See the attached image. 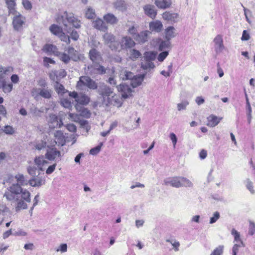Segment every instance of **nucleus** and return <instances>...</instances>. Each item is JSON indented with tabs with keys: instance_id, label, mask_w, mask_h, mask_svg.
I'll list each match as a JSON object with an SVG mask.
<instances>
[{
	"instance_id": "nucleus-61",
	"label": "nucleus",
	"mask_w": 255,
	"mask_h": 255,
	"mask_svg": "<svg viewBox=\"0 0 255 255\" xmlns=\"http://www.w3.org/2000/svg\"><path fill=\"white\" fill-rule=\"evenodd\" d=\"M55 88H56V91H57V92L58 94L64 93V90H65L64 87L61 84L57 83Z\"/></svg>"
},
{
	"instance_id": "nucleus-35",
	"label": "nucleus",
	"mask_w": 255,
	"mask_h": 255,
	"mask_svg": "<svg viewBox=\"0 0 255 255\" xmlns=\"http://www.w3.org/2000/svg\"><path fill=\"white\" fill-rule=\"evenodd\" d=\"M109 47L112 51H120L122 50L121 41H118L115 39L111 44H109Z\"/></svg>"
},
{
	"instance_id": "nucleus-16",
	"label": "nucleus",
	"mask_w": 255,
	"mask_h": 255,
	"mask_svg": "<svg viewBox=\"0 0 255 255\" xmlns=\"http://www.w3.org/2000/svg\"><path fill=\"white\" fill-rule=\"evenodd\" d=\"M214 48L217 53L221 52L223 49V37L221 34L216 36L214 39Z\"/></svg>"
},
{
	"instance_id": "nucleus-36",
	"label": "nucleus",
	"mask_w": 255,
	"mask_h": 255,
	"mask_svg": "<svg viewBox=\"0 0 255 255\" xmlns=\"http://www.w3.org/2000/svg\"><path fill=\"white\" fill-rule=\"evenodd\" d=\"M50 31L53 34L58 36L63 32L62 28L57 25L52 24L49 28Z\"/></svg>"
},
{
	"instance_id": "nucleus-9",
	"label": "nucleus",
	"mask_w": 255,
	"mask_h": 255,
	"mask_svg": "<svg viewBox=\"0 0 255 255\" xmlns=\"http://www.w3.org/2000/svg\"><path fill=\"white\" fill-rule=\"evenodd\" d=\"M151 32L148 30L142 31L137 33L133 38L134 40L138 43L143 44L148 41L149 34Z\"/></svg>"
},
{
	"instance_id": "nucleus-43",
	"label": "nucleus",
	"mask_w": 255,
	"mask_h": 255,
	"mask_svg": "<svg viewBox=\"0 0 255 255\" xmlns=\"http://www.w3.org/2000/svg\"><path fill=\"white\" fill-rule=\"evenodd\" d=\"M96 16L95 10L91 7H88L85 12V16L88 19H92Z\"/></svg>"
},
{
	"instance_id": "nucleus-39",
	"label": "nucleus",
	"mask_w": 255,
	"mask_h": 255,
	"mask_svg": "<svg viewBox=\"0 0 255 255\" xmlns=\"http://www.w3.org/2000/svg\"><path fill=\"white\" fill-rule=\"evenodd\" d=\"M27 170L28 174L33 177L36 176L37 174L38 175L39 174V171L40 170H39L38 167H36L34 165L28 166L27 168Z\"/></svg>"
},
{
	"instance_id": "nucleus-52",
	"label": "nucleus",
	"mask_w": 255,
	"mask_h": 255,
	"mask_svg": "<svg viewBox=\"0 0 255 255\" xmlns=\"http://www.w3.org/2000/svg\"><path fill=\"white\" fill-rule=\"evenodd\" d=\"M169 53L168 51H162V52L159 53L157 57V60L159 62H162L168 56Z\"/></svg>"
},
{
	"instance_id": "nucleus-11",
	"label": "nucleus",
	"mask_w": 255,
	"mask_h": 255,
	"mask_svg": "<svg viewBox=\"0 0 255 255\" xmlns=\"http://www.w3.org/2000/svg\"><path fill=\"white\" fill-rule=\"evenodd\" d=\"M122 50L128 48H131L135 45L134 41L132 38L128 36L122 37L121 40Z\"/></svg>"
},
{
	"instance_id": "nucleus-64",
	"label": "nucleus",
	"mask_w": 255,
	"mask_h": 255,
	"mask_svg": "<svg viewBox=\"0 0 255 255\" xmlns=\"http://www.w3.org/2000/svg\"><path fill=\"white\" fill-rule=\"evenodd\" d=\"M56 166V163L53 164V165L49 166L46 171V173L47 174H51L54 171Z\"/></svg>"
},
{
	"instance_id": "nucleus-50",
	"label": "nucleus",
	"mask_w": 255,
	"mask_h": 255,
	"mask_svg": "<svg viewBox=\"0 0 255 255\" xmlns=\"http://www.w3.org/2000/svg\"><path fill=\"white\" fill-rule=\"evenodd\" d=\"M188 105H189V102L187 101H186V100L183 101L181 103L177 104L178 111H180L181 110H185L186 109L187 106Z\"/></svg>"
},
{
	"instance_id": "nucleus-57",
	"label": "nucleus",
	"mask_w": 255,
	"mask_h": 255,
	"mask_svg": "<svg viewBox=\"0 0 255 255\" xmlns=\"http://www.w3.org/2000/svg\"><path fill=\"white\" fill-rule=\"evenodd\" d=\"M37 84L40 87L39 88L47 87V83L44 79L40 78L37 81Z\"/></svg>"
},
{
	"instance_id": "nucleus-59",
	"label": "nucleus",
	"mask_w": 255,
	"mask_h": 255,
	"mask_svg": "<svg viewBox=\"0 0 255 255\" xmlns=\"http://www.w3.org/2000/svg\"><path fill=\"white\" fill-rule=\"evenodd\" d=\"M223 253V247L219 246L215 249L210 255H221Z\"/></svg>"
},
{
	"instance_id": "nucleus-29",
	"label": "nucleus",
	"mask_w": 255,
	"mask_h": 255,
	"mask_svg": "<svg viewBox=\"0 0 255 255\" xmlns=\"http://www.w3.org/2000/svg\"><path fill=\"white\" fill-rule=\"evenodd\" d=\"M16 0H5V3L8 9L9 14H12L16 12Z\"/></svg>"
},
{
	"instance_id": "nucleus-18",
	"label": "nucleus",
	"mask_w": 255,
	"mask_h": 255,
	"mask_svg": "<svg viewBox=\"0 0 255 255\" xmlns=\"http://www.w3.org/2000/svg\"><path fill=\"white\" fill-rule=\"evenodd\" d=\"M90 102L89 98L85 95V94L80 93L79 94L77 100L76 101L77 104L75 106V107L77 110H78L79 108L80 107L79 105H85L88 104Z\"/></svg>"
},
{
	"instance_id": "nucleus-6",
	"label": "nucleus",
	"mask_w": 255,
	"mask_h": 255,
	"mask_svg": "<svg viewBox=\"0 0 255 255\" xmlns=\"http://www.w3.org/2000/svg\"><path fill=\"white\" fill-rule=\"evenodd\" d=\"M13 15L12 18V25L15 30H19L25 24V17L16 11L12 14Z\"/></svg>"
},
{
	"instance_id": "nucleus-12",
	"label": "nucleus",
	"mask_w": 255,
	"mask_h": 255,
	"mask_svg": "<svg viewBox=\"0 0 255 255\" xmlns=\"http://www.w3.org/2000/svg\"><path fill=\"white\" fill-rule=\"evenodd\" d=\"M49 123L51 128H60L63 125L62 121L55 114L49 115Z\"/></svg>"
},
{
	"instance_id": "nucleus-48",
	"label": "nucleus",
	"mask_w": 255,
	"mask_h": 255,
	"mask_svg": "<svg viewBox=\"0 0 255 255\" xmlns=\"http://www.w3.org/2000/svg\"><path fill=\"white\" fill-rule=\"evenodd\" d=\"M103 143L100 142L98 145L92 148L90 150V154L92 155H96L101 150V147L103 146Z\"/></svg>"
},
{
	"instance_id": "nucleus-34",
	"label": "nucleus",
	"mask_w": 255,
	"mask_h": 255,
	"mask_svg": "<svg viewBox=\"0 0 255 255\" xmlns=\"http://www.w3.org/2000/svg\"><path fill=\"white\" fill-rule=\"evenodd\" d=\"M141 53L139 51L135 49H131L129 50V58L132 61H135L139 58L141 57Z\"/></svg>"
},
{
	"instance_id": "nucleus-56",
	"label": "nucleus",
	"mask_w": 255,
	"mask_h": 255,
	"mask_svg": "<svg viewBox=\"0 0 255 255\" xmlns=\"http://www.w3.org/2000/svg\"><path fill=\"white\" fill-rule=\"evenodd\" d=\"M220 217V213L218 212H216L214 213L213 216L210 218V224H213L215 223Z\"/></svg>"
},
{
	"instance_id": "nucleus-55",
	"label": "nucleus",
	"mask_w": 255,
	"mask_h": 255,
	"mask_svg": "<svg viewBox=\"0 0 255 255\" xmlns=\"http://www.w3.org/2000/svg\"><path fill=\"white\" fill-rule=\"evenodd\" d=\"M128 32L129 34H130L132 36L133 38L134 37V36L137 33V28L134 26H131L128 28Z\"/></svg>"
},
{
	"instance_id": "nucleus-42",
	"label": "nucleus",
	"mask_w": 255,
	"mask_h": 255,
	"mask_svg": "<svg viewBox=\"0 0 255 255\" xmlns=\"http://www.w3.org/2000/svg\"><path fill=\"white\" fill-rule=\"evenodd\" d=\"M43 112V108L40 109H38L37 107H33L30 109V113L34 117H40V114Z\"/></svg>"
},
{
	"instance_id": "nucleus-23",
	"label": "nucleus",
	"mask_w": 255,
	"mask_h": 255,
	"mask_svg": "<svg viewBox=\"0 0 255 255\" xmlns=\"http://www.w3.org/2000/svg\"><path fill=\"white\" fill-rule=\"evenodd\" d=\"M43 50L50 54H53L56 56L59 54V51H58V49L56 46L52 44H45L43 48Z\"/></svg>"
},
{
	"instance_id": "nucleus-24",
	"label": "nucleus",
	"mask_w": 255,
	"mask_h": 255,
	"mask_svg": "<svg viewBox=\"0 0 255 255\" xmlns=\"http://www.w3.org/2000/svg\"><path fill=\"white\" fill-rule=\"evenodd\" d=\"M89 57L90 59L95 63H98L101 59L100 53L95 49H92L90 51Z\"/></svg>"
},
{
	"instance_id": "nucleus-10",
	"label": "nucleus",
	"mask_w": 255,
	"mask_h": 255,
	"mask_svg": "<svg viewBox=\"0 0 255 255\" xmlns=\"http://www.w3.org/2000/svg\"><path fill=\"white\" fill-rule=\"evenodd\" d=\"M98 92L104 98H105L106 97H110L113 93V89L104 83L100 84L99 86Z\"/></svg>"
},
{
	"instance_id": "nucleus-2",
	"label": "nucleus",
	"mask_w": 255,
	"mask_h": 255,
	"mask_svg": "<svg viewBox=\"0 0 255 255\" xmlns=\"http://www.w3.org/2000/svg\"><path fill=\"white\" fill-rule=\"evenodd\" d=\"M163 184L166 186L170 185L177 188L182 187H191L193 186L192 182L183 176H174L167 178L164 180Z\"/></svg>"
},
{
	"instance_id": "nucleus-45",
	"label": "nucleus",
	"mask_w": 255,
	"mask_h": 255,
	"mask_svg": "<svg viewBox=\"0 0 255 255\" xmlns=\"http://www.w3.org/2000/svg\"><path fill=\"white\" fill-rule=\"evenodd\" d=\"M231 234L234 237V242L237 243H241V242H243L240 237V234L235 229H233L231 231Z\"/></svg>"
},
{
	"instance_id": "nucleus-15",
	"label": "nucleus",
	"mask_w": 255,
	"mask_h": 255,
	"mask_svg": "<svg viewBox=\"0 0 255 255\" xmlns=\"http://www.w3.org/2000/svg\"><path fill=\"white\" fill-rule=\"evenodd\" d=\"M143 10L146 15L151 18H154L157 15V10L152 4H146L143 7Z\"/></svg>"
},
{
	"instance_id": "nucleus-53",
	"label": "nucleus",
	"mask_w": 255,
	"mask_h": 255,
	"mask_svg": "<svg viewBox=\"0 0 255 255\" xmlns=\"http://www.w3.org/2000/svg\"><path fill=\"white\" fill-rule=\"evenodd\" d=\"M22 4L26 10H31L32 7L31 2L28 0H22Z\"/></svg>"
},
{
	"instance_id": "nucleus-19",
	"label": "nucleus",
	"mask_w": 255,
	"mask_h": 255,
	"mask_svg": "<svg viewBox=\"0 0 255 255\" xmlns=\"http://www.w3.org/2000/svg\"><path fill=\"white\" fill-rule=\"evenodd\" d=\"M145 74H142L138 76H135L129 82V85L132 88H136L140 85L143 81Z\"/></svg>"
},
{
	"instance_id": "nucleus-63",
	"label": "nucleus",
	"mask_w": 255,
	"mask_h": 255,
	"mask_svg": "<svg viewBox=\"0 0 255 255\" xmlns=\"http://www.w3.org/2000/svg\"><path fill=\"white\" fill-rule=\"evenodd\" d=\"M250 38V36L249 34L248 33L247 30H244L243 32L242 36L241 37V39L243 41H247Z\"/></svg>"
},
{
	"instance_id": "nucleus-5",
	"label": "nucleus",
	"mask_w": 255,
	"mask_h": 255,
	"mask_svg": "<svg viewBox=\"0 0 255 255\" xmlns=\"http://www.w3.org/2000/svg\"><path fill=\"white\" fill-rule=\"evenodd\" d=\"M61 19L65 28H67L69 24L72 25L76 28H79L81 26L80 21L75 17L72 13L65 11L63 15L61 16Z\"/></svg>"
},
{
	"instance_id": "nucleus-32",
	"label": "nucleus",
	"mask_w": 255,
	"mask_h": 255,
	"mask_svg": "<svg viewBox=\"0 0 255 255\" xmlns=\"http://www.w3.org/2000/svg\"><path fill=\"white\" fill-rule=\"evenodd\" d=\"M163 28V25L159 21L151 22L149 23V29L151 31H160Z\"/></svg>"
},
{
	"instance_id": "nucleus-62",
	"label": "nucleus",
	"mask_w": 255,
	"mask_h": 255,
	"mask_svg": "<svg viewBox=\"0 0 255 255\" xmlns=\"http://www.w3.org/2000/svg\"><path fill=\"white\" fill-rule=\"evenodd\" d=\"M73 40L76 41L79 38V34L75 30H73L70 33V37Z\"/></svg>"
},
{
	"instance_id": "nucleus-47",
	"label": "nucleus",
	"mask_w": 255,
	"mask_h": 255,
	"mask_svg": "<svg viewBox=\"0 0 255 255\" xmlns=\"http://www.w3.org/2000/svg\"><path fill=\"white\" fill-rule=\"evenodd\" d=\"M57 56H58L60 59L65 63H68L70 60V57L69 55L65 53L59 52V54H57Z\"/></svg>"
},
{
	"instance_id": "nucleus-31",
	"label": "nucleus",
	"mask_w": 255,
	"mask_h": 255,
	"mask_svg": "<svg viewBox=\"0 0 255 255\" xmlns=\"http://www.w3.org/2000/svg\"><path fill=\"white\" fill-rule=\"evenodd\" d=\"M103 38L104 41V43L109 46V44H111L115 39H116V36L111 33L106 32L103 35Z\"/></svg>"
},
{
	"instance_id": "nucleus-49",
	"label": "nucleus",
	"mask_w": 255,
	"mask_h": 255,
	"mask_svg": "<svg viewBox=\"0 0 255 255\" xmlns=\"http://www.w3.org/2000/svg\"><path fill=\"white\" fill-rule=\"evenodd\" d=\"M58 37L61 41L65 42L67 44L70 43V36L66 35L63 32Z\"/></svg>"
},
{
	"instance_id": "nucleus-28",
	"label": "nucleus",
	"mask_w": 255,
	"mask_h": 255,
	"mask_svg": "<svg viewBox=\"0 0 255 255\" xmlns=\"http://www.w3.org/2000/svg\"><path fill=\"white\" fill-rule=\"evenodd\" d=\"M165 38L170 41L176 36L175 29L173 26H169L165 30Z\"/></svg>"
},
{
	"instance_id": "nucleus-33",
	"label": "nucleus",
	"mask_w": 255,
	"mask_h": 255,
	"mask_svg": "<svg viewBox=\"0 0 255 255\" xmlns=\"http://www.w3.org/2000/svg\"><path fill=\"white\" fill-rule=\"evenodd\" d=\"M221 119H219L214 115H210L207 118V125L212 127H215L218 125V124L220 122Z\"/></svg>"
},
{
	"instance_id": "nucleus-30",
	"label": "nucleus",
	"mask_w": 255,
	"mask_h": 255,
	"mask_svg": "<svg viewBox=\"0 0 255 255\" xmlns=\"http://www.w3.org/2000/svg\"><path fill=\"white\" fill-rule=\"evenodd\" d=\"M55 139L56 143L63 145L65 143V136L61 130H57L55 133Z\"/></svg>"
},
{
	"instance_id": "nucleus-20",
	"label": "nucleus",
	"mask_w": 255,
	"mask_h": 255,
	"mask_svg": "<svg viewBox=\"0 0 255 255\" xmlns=\"http://www.w3.org/2000/svg\"><path fill=\"white\" fill-rule=\"evenodd\" d=\"M164 19L171 21L177 22L178 18V14L176 13H171L169 11H165L162 14Z\"/></svg>"
},
{
	"instance_id": "nucleus-40",
	"label": "nucleus",
	"mask_w": 255,
	"mask_h": 255,
	"mask_svg": "<svg viewBox=\"0 0 255 255\" xmlns=\"http://www.w3.org/2000/svg\"><path fill=\"white\" fill-rule=\"evenodd\" d=\"M156 57V53L152 51L146 52L144 53V57L145 60H154Z\"/></svg>"
},
{
	"instance_id": "nucleus-17",
	"label": "nucleus",
	"mask_w": 255,
	"mask_h": 255,
	"mask_svg": "<svg viewBox=\"0 0 255 255\" xmlns=\"http://www.w3.org/2000/svg\"><path fill=\"white\" fill-rule=\"evenodd\" d=\"M154 4L160 9L170 8L172 4V0H155Z\"/></svg>"
},
{
	"instance_id": "nucleus-22",
	"label": "nucleus",
	"mask_w": 255,
	"mask_h": 255,
	"mask_svg": "<svg viewBox=\"0 0 255 255\" xmlns=\"http://www.w3.org/2000/svg\"><path fill=\"white\" fill-rule=\"evenodd\" d=\"M108 103L110 105L120 107L122 106V103L119 96L114 94L111 97L108 98Z\"/></svg>"
},
{
	"instance_id": "nucleus-58",
	"label": "nucleus",
	"mask_w": 255,
	"mask_h": 255,
	"mask_svg": "<svg viewBox=\"0 0 255 255\" xmlns=\"http://www.w3.org/2000/svg\"><path fill=\"white\" fill-rule=\"evenodd\" d=\"M61 105L65 108H70L71 107V103L67 99H64L61 101Z\"/></svg>"
},
{
	"instance_id": "nucleus-44",
	"label": "nucleus",
	"mask_w": 255,
	"mask_h": 255,
	"mask_svg": "<svg viewBox=\"0 0 255 255\" xmlns=\"http://www.w3.org/2000/svg\"><path fill=\"white\" fill-rule=\"evenodd\" d=\"M79 111L80 112V115L86 118H88L90 117L91 113L90 111L86 108L83 107H80ZM79 110V109L78 110Z\"/></svg>"
},
{
	"instance_id": "nucleus-25",
	"label": "nucleus",
	"mask_w": 255,
	"mask_h": 255,
	"mask_svg": "<svg viewBox=\"0 0 255 255\" xmlns=\"http://www.w3.org/2000/svg\"><path fill=\"white\" fill-rule=\"evenodd\" d=\"M171 48V43L169 40H159L158 50L160 51H167Z\"/></svg>"
},
{
	"instance_id": "nucleus-54",
	"label": "nucleus",
	"mask_w": 255,
	"mask_h": 255,
	"mask_svg": "<svg viewBox=\"0 0 255 255\" xmlns=\"http://www.w3.org/2000/svg\"><path fill=\"white\" fill-rule=\"evenodd\" d=\"M255 223L253 222L250 221V225H249V228L248 234L251 236H253L255 234Z\"/></svg>"
},
{
	"instance_id": "nucleus-41",
	"label": "nucleus",
	"mask_w": 255,
	"mask_h": 255,
	"mask_svg": "<svg viewBox=\"0 0 255 255\" xmlns=\"http://www.w3.org/2000/svg\"><path fill=\"white\" fill-rule=\"evenodd\" d=\"M246 188L249 190L252 194H254L255 190L254 189L253 183L248 178L245 181Z\"/></svg>"
},
{
	"instance_id": "nucleus-26",
	"label": "nucleus",
	"mask_w": 255,
	"mask_h": 255,
	"mask_svg": "<svg viewBox=\"0 0 255 255\" xmlns=\"http://www.w3.org/2000/svg\"><path fill=\"white\" fill-rule=\"evenodd\" d=\"M104 20L110 24H115L118 22V19L114 14L111 13H108L105 14L103 17Z\"/></svg>"
},
{
	"instance_id": "nucleus-21",
	"label": "nucleus",
	"mask_w": 255,
	"mask_h": 255,
	"mask_svg": "<svg viewBox=\"0 0 255 255\" xmlns=\"http://www.w3.org/2000/svg\"><path fill=\"white\" fill-rule=\"evenodd\" d=\"M34 162L39 170L41 171H43L44 166L48 163L47 161L44 159L43 156L36 157L34 159Z\"/></svg>"
},
{
	"instance_id": "nucleus-37",
	"label": "nucleus",
	"mask_w": 255,
	"mask_h": 255,
	"mask_svg": "<svg viewBox=\"0 0 255 255\" xmlns=\"http://www.w3.org/2000/svg\"><path fill=\"white\" fill-rule=\"evenodd\" d=\"M134 76L135 75H134L132 73L127 71V70L122 71L120 74L121 78L124 80H131Z\"/></svg>"
},
{
	"instance_id": "nucleus-7",
	"label": "nucleus",
	"mask_w": 255,
	"mask_h": 255,
	"mask_svg": "<svg viewBox=\"0 0 255 255\" xmlns=\"http://www.w3.org/2000/svg\"><path fill=\"white\" fill-rule=\"evenodd\" d=\"M131 87L128 84L123 83L117 86V88L119 91L122 92V97L127 99L132 95L131 93L133 90Z\"/></svg>"
},
{
	"instance_id": "nucleus-3",
	"label": "nucleus",
	"mask_w": 255,
	"mask_h": 255,
	"mask_svg": "<svg viewBox=\"0 0 255 255\" xmlns=\"http://www.w3.org/2000/svg\"><path fill=\"white\" fill-rule=\"evenodd\" d=\"M52 89L47 87L45 88H33L31 90V96L36 101L40 98L45 99H50L52 97Z\"/></svg>"
},
{
	"instance_id": "nucleus-60",
	"label": "nucleus",
	"mask_w": 255,
	"mask_h": 255,
	"mask_svg": "<svg viewBox=\"0 0 255 255\" xmlns=\"http://www.w3.org/2000/svg\"><path fill=\"white\" fill-rule=\"evenodd\" d=\"M13 88V86L11 84H6L4 85L2 89L4 93H9L11 91Z\"/></svg>"
},
{
	"instance_id": "nucleus-46",
	"label": "nucleus",
	"mask_w": 255,
	"mask_h": 255,
	"mask_svg": "<svg viewBox=\"0 0 255 255\" xmlns=\"http://www.w3.org/2000/svg\"><path fill=\"white\" fill-rule=\"evenodd\" d=\"M245 245L243 242H241V243L235 244L232 248V254L233 255H237L239 252V248L240 247H244Z\"/></svg>"
},
{
	"instance_id": "nucleus-8",
	"label": "nucleus",
	"mask_w": 255,
	"mask_h": 255,
	"mask_svg": "<svg viewBox=\"0 0 255 255\" xmlns=\"http://www.w3.org/2000/svg\"><path fill=\"white\" fill-rule=\"evenodd\" d=\"M45 156L46 158L49 160H58L60 161L61 160V152L56 148H53L47 150Z\"/></svg>"
},
{
	"instance_id": "nucleus-13",
	"label": "nucleus",
	"mask_w": 255,
	"mask_h": 255,
	"mask_svg": "<svg viewBox=\"0 0 255 255\" xmlns=\"http://www.w3.org/2000/svg\"><path fill=\"white\" fill-rule=\"evenodd\" d=\"M28 183L32 187H39L45 184V179L44 177L33 176L29 180Z\"/></svg>"
},
{
	"instance_id": "nucleus-1",
	"label": "nucleus",
	"mask_w": 255,
	"mask_h": 255,
	"mask_svg": "<svg viewBox=\"0 0 255 255\" xmlns=\"http://www.w3.org/2000/svg\"><path fill=\"white\" fill-rule=\"evenodd\" d=\"M16 183L9 186L5 190L3 197L7 201L15 203L14 210L18 213L22 210L26 209L28 207L26 203L31 202V194L22 186L27 185L28 181L22 174H17L14 176Z\"/></svg>"
},
{
	"instance_id": "nucleus-14",
	"label": "nucleus",
	"mask_w": 255,
	"mask_h": 255,
	"mask_svg": "<svg viewBox=\"0 0 255 255\" xmlns=\"http://www.w3.org/2000/svg\"><path fill=\"white\" fill-rule=\"evenodd\" d=\"M93 26L95 28L103 32L108 30V26L105 22L101 18H98L93 21Z\"/></svg>"
},
{
	"instance_id": "nucleus-51",
	"label": "nucleus",
	"mask_w": 255,
	"mask_h": 255,
	"mask_svg": "<svg viewBox=\"0 0 255 255\" xmlns=\"http://www.w3.org/2000/svg\"><path fill=\"white\" fill-rule=\"evenodd\" d=\"M5 134H12L14 132L13 128L10 126H5L3 129H1Z\"/></svg>"
},
{
	"instance_id": "nucleus-4",
	"label": "nucleus",
	"mask_w": 255,
	"mask_h": 255,
	"mask_svg": "<svg viewBox=\"0 0 255 255\" xmlns=\"http://www.w3.org/2000/svg\"><path fill=\"white\" fill-rule=\"evenodd\" d=\"M86 88L92 90H95L97 89L98 85L95 81L88 76L80 77L79 80L76 85L77 89L83 90Z\"/></svg>"
},
{
	"instance_id": "nucleus-27",
	"label": "nucleus",
	"mask_w": 255,
	"mask_h": 255,
	"mask_svg": "<svg viewBox=\"0 0 255 255\" xmlns=\"http://www.w3.org/2000/svg\"><path fill=\"white\" fill-rule=\"evenodd\" d=\"M114 7L120 11H123L126 10L127 5L124 0H117L113 3Z\"/></svg>"
},
{
	"instance_id": "nucleus-38",
	"label": "nucleus",
	"mask_w": 255,
	"mask_h": 255,
	"mask_svg": "<svg viewBox=\"0 0 255 255\" xmlns=\"http://www.w3.org/2000/svg\"><path fill=\"white\" fill-rule=\"evenodd\" d=\"M154 67V63L152 61H150V60H145L144 63L141 64V68L143 70L150 71L151 69H153Z\"/></svg>"
}]
</instances>
